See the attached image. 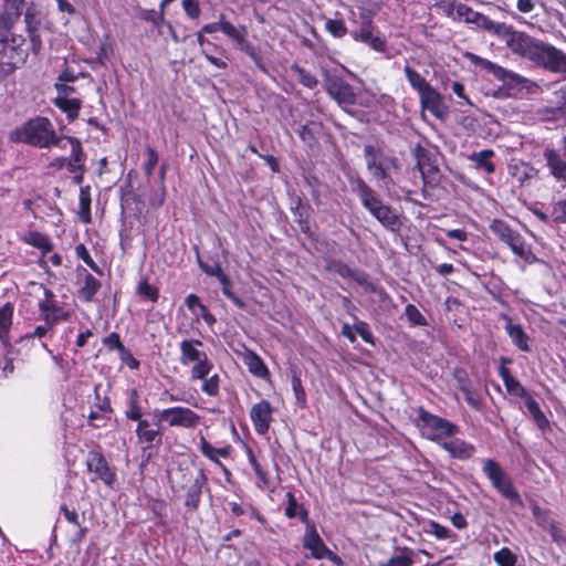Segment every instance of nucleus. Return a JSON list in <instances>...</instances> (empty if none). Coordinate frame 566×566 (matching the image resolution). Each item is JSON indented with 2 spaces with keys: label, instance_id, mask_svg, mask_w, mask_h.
Listing matches in <instances>:
<instances>
[{
  "label": "nucleus",
  "instance_id": "obj_1",
  "mask_svg": "<svg viewBox=\"0 0 566 566\" xmlns=\"http://www.w3.org/2000/svg\"><path fill=\"white\" fill-rule=\"evenodd\" d=\"M507 48L516 55L530 60L553 73H566V54L556 46L516 31Z\"/></svg>",
  "mask_w": 566,
  "mask_h": 566
},
{
  "label": "nucleus",
  "instance_id": "obj_2",
  "mask_svg": "<svg viewBox=\"0 0 566 566\" xmlns=\"http://www.w3.org/2000/svg\"><path fill=\"white\" fill-rule=\"evenodd\" d=\"M10 138L12 142L23 143L38 148L57 146L60 142L53 124L48 117L43 116H36L27 120L11 133Z\"/></svg>",
  "mask_w": 566,
  "mask_h": 566
},
{
  "label": "nucleus",
  "instance_id": "obj_3",
  "mask_svg": "<svg viewBox=\"0 0 566 566\" xmlns=\"http://www.w3.org/2000/svg\"><path fill=\"white\" fill-rule=\"evenodd\" d=\"M403 74L410 87L418 93L421 108L429 111L434 117L443 119L447 115V107L442 95L409 64L403 66Z\"/></svg>",
  "mask_w": 566,
  "mask_h": 566
},
{
  "label": "nucleus",
  "instance_id": "obj_4",
  "mask_svg": "<svg viewBox=\"0 0 566 566\" xmlns=\"http://www.w3.org/2000/svg\"><path fill=\"white\" fill-rule=\"evenodd\" d=\"M417 426L426 439L439 446L459 432V427L455 423L429 412L423 407L418 408Z\"/></svg>",
  "mask_w": 566,
  "mask_h": 566
},
{
  "label": "nucleus",
  "instance_id": "obj_5",
  "mask_svg": "<svg viewBox=\"0 0 566 566\" xmlns=\"http://www.w3.org/2000/svg\"><path fill=\"white\" fill-rule=\"evenodd\" d=\"M222 27V33L233 44V46L247 54L260 71L268 73L260 49L248 39V28L243 24L234 25L228 19H226Z\"/></svg>",
  "mask_w": 566,
  "mask_h": 566
},
{
  "label": "nucleus",
  "instance_id": "obj_6",
  "mask_svg": "<svg viewBox=\"0 0 566 566\" xmlns=\"http://www.w3.org/2000/svg\"><path fill=\"white\" fill-rule=\"evenodd\" d=\"M483 472L490 480L492 486L501 493V495L512 503H521V495L514 488L511 478L502 469V467L493 459H486L483 462Z\"/></svg>",
  "mask_w": 566,
  "mask_h": 566
},
{
  "label": "nucleus",
  "instance_id": "obj_7",
  "mask_svg": "<svg viewBox=\"0 0 566 566\" xmlns=\"http://www.w3.org/2000/svg\"><path fill=\"white\" fill-rule=\"evenodd\" d=\"M483 472L490 480L492 486L501 493V495L512 503H521V495L514 488L511 478L502 469V467L493 459H486L483 462Z\"/></svg>",
  "mask_w": 566,
  "mask_h": 566
},
{
  "label": "nucleus",
  "instance_id": "obj_8",
  "mask_svg": "<svg viewBox=\"0 0 566 566\" xmlns=\"http://www.w3.org/2000/svg\"><path fill=\"white\" fill-rule=\"evenodd\" d=\"M359 29L349 32L352 39L356 42L369 45L374 51L378 53H385L388 48L387 40L385 36L374 35L376 25L374 23L373 14L366 9H361L359 11Z\"/></svg>",
  "mask_w": 566,
  "mask_h": 566
},
{
  "label": "nucleus",
  "instance_id": "obj_9",
  "mask_svg": "<svg viewBox=\"0 0 566 566\" xmlns=\"http://www.w3.org/2000/svg\"><path fill=\"white\" fill-rule=\"evenodd\" d=\"M39 321H48L54 325L70 322L72 312L65 310L56 300L54 292L43 287V297L38 301Z\"/></svg>",
  "mask_w": 566,
  "mask_h": 566
},
{
  "label": "nucleus",
  "instance_id": "obj_10",
  "mask_svg": "<svg viewBox=\"0 0 566 566\" xmlns=\"http://www.w3.org/2000/svg\"><path fill=\"white\" fill-rule=\"evenodd\" d=\"M156 416L159 421L166 422L169 427H180L185 429L196 428L201 420V417L197 412L182 406L156 410Z\"/></svg>",
  "mask_w": 566,
  "mask_h": 566
},
{
  "label": "nucleus",
  "instance_id": "obj_11",
  "mask_svg": "<svg viewBox=\"0 0 566 566\" xmlns=\"http://www.w3.org/2000/svg\"><path fill=\"white\" fill-rule=\"evenodd\" d=\"M468 56L473 64H475L476 66H480L485 72L492 74L496 80L502 82L503 85H505V86L523 87L526 82V78H524L520 74L509 71V70L502 67L501 65L493 63L490 60H486V59L481 57L473 53H469Z\"/></svg>",
  "mask_w": 566,
  "mask_h": 566
},
{
  "label": "nucleus",
  "instance_id": "obj_12",
  "mask_svg": "<svg viewBox=\"0 0 566 566\" xmlns=\"http://www.w3.org/2000/svg\"><path fill=\"white\" fill-rule=\"evenodd\" d=\"M85 464L87 471L94 473L96 479L101 480L106 486L113 488L117 480L116 469L108 463L101 450H90Z\"/></svg>",
  "mask_w": 566,
  "mask_h": 566
},
{
  "label": "nucleus",
  "instance_id": "obj_13",
  "mask_svg": "<svg viewBox=\"0 0 566 566\" xmlns=\"http://www.w3.org/2000/svg\"><path fill=\"white\" fill-rule=\"evenodd\" d=\"M326 93L336 103L346 108L356 104L357 96L352 85L344 80L342 76L331 75L325 78L324 82Z\"/></svg>",
  "mask_w": 566,
  "mask_h": 566
},
{
  "label": "nucleus",
  "instance_id": "obj_14",
  "mask_svg": "<svg viewBox=\"0 0 566 566\" xmlns=\"http://www.w3.org/2000/svg\"><path fill=\"white\" fill-rule=\"evenodd\" d=\"M273 413L274 408L266 399H262L251 407L250 419L259 436H264L269 432L271 423L274 420Z\"/></svg>",
  "mask_w": 566,
  "mask_h": 566
},
{
  "label": "nucleus",
  "instance_id": "obj_15",
  "mask_svg": "<svg viewBox=\"0 0 566 566\" xmlns=\"http://www.w3.org/2000/svg\"><path fill=\"white\" fill-rule=\"evenodd\" d=\"M95 399L93 409L88 413L87 424L95 429L105 428L114 413L109 397L101 398L97 389H95Z\"/></svg>",
  "mask_w": 566,
  "mask_h": 566
},
{
  "label": "nucleus",
  "instance_id": "obj_16",
  "mask_svg": "<svg viewBox=\"0 0 566 566\" xmlns=\"http://www.w3.org/2000/svg\"><path fill=\"white\" fill-rule=\"evenodd\" d=\"M452 378L457 382V388L463 394L467 403L473 410L481 411L483 409V402L473 389L468 371L463 367H455L452 371Z\"/></svg>",
  "mask_w": 566,
  "mask_h": 566
},
{
  "label": "nucleus",
  "instance_id": "obj_17",
  "mask_svg": "<svg viewBox=\"0 0 566 566\" xmlns=\"http://www.w3.org/2000/svg\"><path fill=\"white\" fill-rule=\"evenodd\" d=\"M207 483L208 478L205 471L200 470L196 475V480L193 481V483H191L184 490L185 494L182 499L184 506L187 513L192 514L199 510L203 489L207 488V490L210 491V489L207 486Z\"/></svg>",
  "mask_w": 566,
  "mask_h": 566
},
{
  "label": "nucleus",
  "instance_id": "obj_18",
  "mask_svg": "<svg viewBox=\"0 0 566 566\" xmlns=\"http://www.w3.org/2000/svg\"><path fill=\"white\" fill-rule=\"evenodd\" d=\"M543 158L546 163L549 175L556 182L560 184L563 188L566 187V157L562 156L560 151L546 147L543 153Z\"/></svg>",
  "mask_w": 566,
  "mask_h": 566
},
{
  "label": "nucleus",
  "instance_id": "obj_19",
  "mask_svg": "<svg viewBox=\"0 0 566 566\" xmlns=\"http://www.w3.org/2000/svg\"><path fill=\"white\" fill-rule=\"evenodd\" d=\"M138 443L143 450L158 448L163 443V432L158 424L153 426L149 420L144 419L137 423L135 430Z\"/></svg>",
  "mask_w": 566,
  "mask_h": 566
},
{
  "label": "nucleus",
  "instance_id": "obj_20",
  "mask_svg": "<svg viewBox=\"0 0 566 566\" xmlns=\"http://www.w3.org/2000/svg\"><path fill=\"white\" fill-rule=\"evenodd\" d=\"M353 191L358 196L361 206L371 214L384 201L379 195L361 178L356 177L353 182Z\"/></svg>",
  "mask_w": 566,
  "mask_h": 566
},
{
  "label": "nucleus",
  "instance_id": "obj_21",
  "mask_svg": "<svg viewBox=\"0 0 566 566\" xmlns=\"http://www.w3.org/2000/svg\"><path fill=\"white\" fill-rule=\"evenodd\" d=\"M302 546L305 551H308L311 557L315 559H321V556L328 548L321 537L313 521L305 524V532L302 537Z\"/></svg>",
  "mask_w": 566,
  "mask_h": 566
},
{
  "label": "nucleus",
  "instance_id": "obj_22",
  "mask_svg": "<svg viewBox=\"0 0 566 566\" xmlns=\"http://www.w3.org/2000/svg\"><path fill=\"white\" fill-rule=\"evenodd\" d=\"M501 366L499 368V375L503 381L506 391L515 397L526 399L531 394L524 388L518 379L512 376L511 370L506 367L507 364H512V359L507 357L500 358Z\"/></svg>",
  "mask_w": 566,
  "mask_h": 566
},
{
  "label": "nucleus",
  "instance_id": "obj_23",
  "mask_svg": "<svg viewBox=\"0 0 566 566\" xmlns=\"http://www.w3.org/2000/svg\"><path fill=\"white\" fill-rule=\"evenodd\" d=\"M24 0H3L0 13V30L10 31L22 14Z\"/></svg>",
  "mask_w": 566,
  "mask_h": 566
},
{
  "label": "nucleus",
  "instance_id": "obj_24",
  "mask_svg": "<svg viewBox=\"0 0 566 566\" xmlns=\"http://www.w3.org/2000/svg\"><path fill=\"white\" fill-rule=\"evenodd\" d=\"M196 476L188 464H178L168 473V482L171 491L178 493L193 483Z\"/></svg>",
  "mask_w": 566,
  "mask_h": 566
},
{
  "label": "nucleus",
  "instance_id": "obj_25",
  "mask_svg": "<svg viewBox=\"0 0 566 566\" xmlns=\"http://www.w3.org/2000/svg\"><path fill=\"white\" fill-rule=\"evenodd\" d=\"M370 216L374 217L386 230L390 232H399L402 227L400 216L394 208L385 202L376 210L374 209V213Z\"/></svg>",
  "mask_w": 566,
  "mask_h": 566
},
{
  "label": "nucleus",
  "instance_id": "obj_26",
  "mask_svg": "<svg viewBox=\"0 0 566 566\" xmlns=\"http://www.w3.org/2000/svg\"><path fill=\"white\" fill-rule=\"evenodd\" d=\"M440 447L444 449L451 458L462 461L471 459L475 453V447L472 443L454 437L443 441Z\"/></svg>",
  "mask_w": 566,
  "mask_h": 566
},
{
  "label": "nucleus",
  "instance_id": "obj_27",
  "mask_svg": "<svg viewBox=\"0 0 566 566\" xmlns=\"http://www.w3.org/2000/svg\"><path fill=\"white\" fill-rule=\"evenodd\" d=\"M501 318L505 322V332L511 338L514 346L522 352H531L530 337L523 329L522 325L514 324L507 314H501Z\"/></svg>",
  "mask_w": 566,
  "mask_h": 566
},
{
  "label": "nucleus",
  "instance_id": "obj_28",
  "mask_svg": "<svg viewBox=\"0 0 566 566\" xmlns=\"http://www.w3.org/2000/svg\"><path fill=\"white\" fill-rule=\"evenodd\" d=\"M202 345V342L197 338L184 339L179 345L180 363L184 366H187L190 364H195L205 356H207L205 352L199 350V347H201Z\"/></svg>",
  "mask_w": 566,
  "mask_h": 566
},
{
  "label": "nucleus",
  "instance_id": "obj_29",
  "mask_svg": "<svg viewBox=\"0 0 566 566\" xmlns=\"http://www.w3.org/2000/svg\"><path fill=\"white\" fill-rule=\"evenodd\" d=\"M201 454L217 465H221L220 458L228 459L231 455V444H226L220 448L213 447L203 436H200L198 443Z\"/></svg>",
  "mask_w": 566,
  "mask_h": 566
},
{
  "label": "nucleus",
  "instance_id": "obj_30",
  "mask_svg": "<svg viewBox=\"0 0 566 566\" xmlns=\"http://www.w3.org/2000/svg\"><path fill=\"white\" fill-rule=\"evenodd\" d=\"M14 305L11 302L0 307V343L3 347H11L10 332L13 325Z\"/></svg>",
  "mask_w": 566,
  "mask_h": 566
},
{
  "label": "nucleus",
  "instance_id": "obj_31",
  "mask_svg": "<svg viewBox=\"0 0 566 566\" xmlns=\"http://www.w3.org/2000/svg\"><path fill=\"white\" fill-rule=\"evenodd\" d=\"M242 360L248 370L260 379H269L270 370L259 354L252 349H245Z\"/></svg>",
  "mask_w": 566,
  "mask_h": 566
},
{
  "label": "nucleus",
  "instance_id": "obj_32",
  "mask_svg": "<svg viewBox=\"0 0 566 566\" xmlns=\"http://www.w3.org/2000/svg\"><path fill=\"white\" fill-rule=\"evenodd\" d=\"M52 102L56 108L66 115L70 122L78 118L83 106V99L81 97H65L56 95Z\"/></svg>",
  "mask_w": 566,
  "mask_h": 566
},
{
  "label": "nucleus",
  "instance_id": "obj_33",
  "mask_svg": "<svg viewBox=\"0 0 566 566\" xmlns=\"http://www.w3.org/2000/svg\"><path fill=\"white\" fill-rule=\"evenodd\" d=\"M325 269L328 272L338 274L343 279H353L358 283H361L363 277L366 276L364 272L352 269L347 263L338 259H328Z\"/></svg>",
  "mask_w": 566,
  "mask_h": 566
},
{
  "label": "nucleus",
  "instance_id": "obj_34",
  "mask_svg": "<svg viewBox=\"0 0 566 566\" xmlns=\"http://www.w3.org/2000/svg\"><path fill=\"white\" fill-rule=\"evenodd\" d=\"M286 506L284 509V515L292 520L297 517L303 524L311 522L308 510L304 504H300L295 494L292 491H287L285 494Z\"/></svg>",
  "mask_w": 566,
  "mask_h": 566
},
{
  "label": "nucleus",
  "instance_id": "obj_35",
  "mask_svg": "<svg viewBox=\"0 0 566 566\" xmlns=\"http://www.w3.org/2000/svg\"><path fill=\"white\" fill-rule=\"evenodd\" d=\"M67 142L71 145V153L67 159V169L70 172H77L81 168H84V161L86 155L83 150L82 143L76 137H67Z\"/></svg>",
  "mask_w": 566,
  "mask_h": 566
},
{
  "label": "nucleus",
  "instance_id": "obj_36",
  "mask_svg": "<svg viewBox=\"0 0 566 566\" xmlns=\"http://www.w3.org/2000/svg\"><path fill=\"white\" fill-rule=\"evenodd\" d=\"M505 244L511 249V251L523 259L526 262H530L534 256L531 247L526 243L525 239L521 233L514 231L513 234L505 241Z\"/></svg>",
  "mask_w": 566,
  "mask_h": 566
},
{
  "label": "nucleus",
  "instance_id": "obj_37",
  "mask_svg": "<svg viewBox=\"0 0 566 566\" xmlns=\"http://www.w3.org/2000/svg\"><path fill=\"white\" fill-rule=\"evenodd\" d=\"M248 461L253 469L255 475H256V482L255 486L261 490L265 491L270 489L271 479L268 470L258 461L255 458L252 449H248L247 451Z\"/></svg>",
  "mask_w": 566,
  "mask_h": 566
},
{
  "label": "nucleus",
  "instance_id": "obj_38",
  "mask_svg": "<svg viewBox=\"0 0 566 566\" xmlns=\"http://www.w3.org/2000/svg\"><path fill=\"white\" fill-rule=\"evenodd\" d=\"M22 241L31 247L39 249L43 256L50 253L54 248L50 237L39 231L27 232L23 235Z\"/></svg>",
  "mask_w": 566,
  "mask_h": 566
},
{
  "label": "nucleus",
  "instance_id": "obj_39",
  "mask_svg": "<svg viewBox=\"0 0 566 566\" xmlns=\"http://www.w3.org/2000/svg\"><path fill=\"white\" fill-rule=\"evenodd\" d=\"M91 203H92L91 186L90 185L82 186L80 188V195H78L77 216H78V219L85 224L92 222Z\"/></svg>",
  "mask_w": 566,
  "mask_h": 566
},
{
  "label": "nucleus",
  "instance_id": "obj_40",
  "mask_svg": "<svg viewBox=\"0 0 566 566\" xmlns=\"http://www.w3.org/2000/svg\"><path fill=\"white\" fill-rule=\"evenodd\" d=\"M492 149H483L481 151H474L469 156V159L475 164V167L483 170L485 174L491 175L495 171V165L492 161L494 157Z\"/></svg>",
  "mask_w": 566,
  "mask_h": 566
},
{
  "label": "nucleus",
  "instance_id": "obj_41",
  "mask_svg": "<svg viewBox=\"0 0 566 566\" xmlns=\"http://www.w3.org/2000/svg\"><path fill=\"white\" fill-rule=\"evenodd\" d=\"M101 286V281L91 273L86 272L84 277V285L78 289L77 297L85 303H90L93 301Z\"/></svg>",
  "mask_w": 566,
  "mask_h": 566
},
{
  "label": "nucleus",
  "instance_id": "obj_42",
  "mask_svg": "<svg viewBox=\"0 0 566 566\" xmlns=\"http://www.w3.org/2000/svg\"><path fill=\"white\" fill-rule=\"evenodd\" d=\"M217 272H218L217 274H219L218 281L221 284L222 294L228 300H230L239 310H244L247 304L241 297H239L233 292V290H232L233 283H232L231 279L223 272V270H218Z\"/></svg>",
  "mask_w": 566,
  "mask_h": 566
},
{
  "label": "nucleus",
  "instance_id": "obj_43",
  "mask_svg": "<svg viewBox=\"0 0 566 566\" xmlns=\"http://www.w3.org/2000/svg\"><path fill=\"white\" fill-rule=\"evenodd\" d=\"M524 402L537 428L543 432L548 430L549 421L545 413L542 411L539 403L533 398V396L531 395L524 400Z\"/></svg>",
  "mask_w": 566,
  "mask_h": 566
},
{
  "label": "nucleus",
  "instance_id": "obj_44",
  "mask_svg": "<svg viewBox=\"0 0 566 566\" xmlns=\"http://www.w3.org/2000/svg\"><path fill=\"white\" fill-rule=\"evenodd\" d=\"M136 293L139 297L151 303H157L159 300V289L149 283L148 279H142L136 287Z\"/></svg>",
  "mask_w": 566,
  "mask_h": 566
},
{
  "label": "nucleus",
  "instance_id": "obj_45",
  "mask_svg": "<svg viewBox=\"0 0 566 566\" xmlns=\"http://www.w3.org/2000/svg\"><path fill=\"white\" fill-rule=\"evenodd\" d=\"M120 206L123 209L134 210L135 216H139L144 209V201L142 197L133 190H129L122 195Z\"/></svg>",
  "mask_w": 566,
  "mask_h": 566
},
{
  "label": "nucleus",
  "instance_id": "obj_46",
  "mask_svg": "<svg viewBox=\"0 0 566 566\" xmlns=\"http://www.w3.org/2000/svg\"><path fill=\"white\" fill-rule=\"evenodd\" d=\"M421 174V178L423 181V187L434 188L439 185L441 179V172L438 167V165L434 163H431L430 165L423 167L419 170Z\"/></svg>",
  "mask_w": 566,
  "mask_h": 566
},
{
  "label": "nucleus",
  "instance_id": "obj_47",
  "mask_svg": "<svg viewBox=\"0 0 566 566\" xmlns=\"http://www.w3.org/2000/svg\"><path fill=\"white\" fill-rule=\"evenodd\" d=\"M42 324L34 327L32 332H29L24 335L23 339H43L49 338L52 339L55 335V327L56 325L48 322V321H41Z\"/></svg>",
  "mask_w": 566,
  "mask_h": 566
},
{
  "label": "nucleus",
  "instance_id": "obj_48",
  "mask_svg": "<svg viewBox=\"0 0 566 566\" xmlns=\"http://www.w3.org/2000/svg\"><path fill=\"white\" fill-rule=\"evenodd\" d=\"M213 369V363L207 356L201 358L199 361L195 363L190 370V379L191 380H201L209 376L211 370Z\"/></svg>",
  "mask_w": 566,
  "mask_h": 566
},
{
  "label": "nucleus",
  "instance_id": "obj_49",
  "mask_svg": "<svg viewBox=\"0 0 566 566\" xmlns=\"http://www.w3.org/2000/svg\"><path fill=\"white\" fill-rule=\"evenodd\" d=\"M113 44L107 42H102L98 46L96 55L92 59L85 60V62L92 67L96 69L98 66L105 65L106 61L109 59L113 53Z\"/></svg>",
  "mask_w": 566,
  "mask_h": 566
},
{
  "label": "nucleus",
  "instance_id": "obj_50",
  "mask_svg": "<svg viewBox=\"0 0 566 566\" xmlns=\"http://www.w3.org/2000/svg\"><path fill=\"white\" fill-rule=\"evenodd\" d=\"M516 31L517 30H515L512 25H507L504 22H494L493 20L492 25L488 30V32L496 35L502 41H504L506 46L511 42V39L514 36Z\"/></svg>",
  "mask_w": 566,
  "mask_h": 566
},
{
  "label": "nucleus",
  "instance_id": "obj_51",
  "mask_svg": "<svg viewBox=\"0 0 566 566\" xmlns=\"http://www.w3.org/2000/svg\"><path fill=\"white\" fill-rule=\"evenodd\" d=\"M291 71H293L295 74H297L298 82L310 90H313L317 86L318 80L314 74H312L306 69L300 66L297 63H293L291 65Z\"/></svg>",
  "mask_w": 566,
  "mask_h": 566
},
{
  "label": "nucleus",
  "instance_id": "obj_52",
  "mask_svg": "<svg viewBox=\"0 0 566 566\" xmlns=\"http://www.w3.org/2000/svg\"><path fill=\"white\" fill-rule=\"evenodd\" d=\"M291 384H292V390H293L295 399H296V405L300 408H305L306 403H307V396H306V391L302 384L301 375L298 373H296V371L293 373Z\"/></svg>",
  "mask_w": 566,
  "mask_h": 566
},
{
  "label": "nucleus",
  "instance_id": "obj_53",
  "mask_svg": "<svg viewBox=\"0 0 566 566\" xmlns=\"http://www.w3.org/2000/svg\"><path fill=\"white\" fill-rule=\"evenodd\" d=\"M490 230L503 243H505L514 232V230L502 219H493L490 223Z\"/></svg>",
  "mask_w": 566,
  "mask_h": 566
},
{
  "label": "nucleus",
  "instance_id": "obj_54",
  "mask_svg": "<svg viewBox=\"0 0 566 566\" xmlns=\"http://www.w3.org/2000/svg\"><path fill=\"white\" fill-rule=\"evenodd\" d=\"M416 167L418 170L436 161L433 154L420 144H417L413 150Z\"/></svg>",
  "mask_w": 566,
  "mask_h": 566
},
{
  "label": "nucleus",
  "instance_id": "obj_55",
  "mask_svg": "<svg viewBox=\"0 0 566 566\" xmlns=\"http://www.w3.org/2000/svg\"><path fill=\"white\" fill-rule=\"evenodd\" d=\"M325 30L333 38H336V39L344 38L348 32L345 21L340 18L339 19L338 18L327 19L325 21Z\"/></svg>",
  "mask_w": 566,
  "mask_h": 566
},
{
  "label": "nucleus",
  "instance_id": "obj_56",
  "mask_svg": "<svg viewBox=\"0 0 566 566\" xmlns=\"http://www.w3.org/2000/svg\"><path fill=\"white\" fill-rule=\"evenodd\" d=\"M412 552L408 547L401 549V554L391 556L386 563H380L379 566H412Z\"/></svg>",
  "mask_w": 566,
  "mask_h": 566
},
{
  "label": "nucleus",
  "instance_id": "obj_57",
  "mask_svg": "<svg viewBox=\"0 0 566 566\" xmlns=\"http://www.w3.org/2000/svg\"><path fill=\"white\" fill-rule=\"evenodd\" d=\"M531 509L535 523L539 527L547 530V527L554 522V520L551 517V511L547 509H542L537 504H533Z\"/></svg>",
  "mask_w": 566,
  "mask_h": 566
},
{
  "label": "nucleus",
  "instance_id": "obj_58",
  "mask_svg": "<svg viewBox=\"0 0 566 566\" xmlns=\"http://www.w3.org/2000/svg\"><path fill=\"white\" fill-rule=\"evenodd\" d=\"M494 562L497 566H515L517 556L509 547H502L493 555Z\"/></svg>",
  "mask_w": 566,
  "mask_h": 566
},
{
  "label": "nucleus",
  "instance_id": "obj_59",
  "mask_svg": "<svg viewBox=\"0 0 566 566\" xmlns=\"http://www.w3.org/2000/svg\"><path fill=\"white\" fill-rule=\"evenodd\" d=\"M201 391L210 397H216L219 395L220 391V377L218 374H213L210 377H206L205 379H201Z\"/></svg>",
  "mask_w": 566,
  "mask_h": 566
},
{
  "label": "nucleus",
  "instance_id": "obj_60",
  "mask_svg": "<svg viewBox=\"0 0 566 566\" xmlns=\"http://www.w3.org/2000/svg\"><path fill=\"white\" fill-rule=\"evenodd\" d=\"M424 532L427 534L433 535L437 539H448L452 535V532L448 527L441 525L440 523L433 520L427 523Z\"/></svg>",
  "mask_w": 566,
  "mask_h": 566
},
{
  "label": "nucleus",
  "instance_id": "obj_61",
  "mask_svg": "<svg viewBox=\"0 0 566 566\" xmlns=\"http://www.w3.org/2000/svg\"><path fill=\"white\" fill-rule=\"evenodd\" d=\"M75 254L78 259H81L92 271H94L97 274H102L101 268L97 265V263L93 260L87 248L84 243H78L75 247Z\"/></svg>",
  "mask_w": 566,
  "mask_h": 566
},
{
  "label": "nucleus",
  "instance_id": "obj_62",
  "mask_svg": "<svg viewBox=\"0 0 566 566\" xmlns=\"http://www.w3.org/2000/svg\"><path fill=\"white\" fill-rule=\"evenodd\" d=\"M146 155H147V159L144 163L143 169H144L145 176L147 178H149V177L153 176L154 169L158 165L159 158H158L157 150L154 147L149 146V145L146 146Z\"/></svg>",
  "mask_w": 566,
  "mask_h": 566
},
{
  "label": "nucleus",
  "instance_id": "obj_63",
  "mask_svg": "<svg viewBox=\"0 0 566 566\" xmlns=\"http://www.w3.org/2000/svg\"><path fill=\"white\" fill-rule=\"evenodd\" d=\"M405 315L408 321L416 326H427V318L421 314V312L413 304H407L405 307Z\"/></svg>",
  "mask_w": 566,
  "mask_h": 566
},
{
  "label": "nucleus",
  "instance_id": "obj_64",
  "mask_svg": "<svg viewBox=\"0 0 566 566\" xmlns=\"http://www.w3.org/2000/svg\"><path fill=\"white\" fill-rule=\"evenodd\" d=\"M552 216L556 223H566V197L553 205Z\"/></svg>",
  "mask_w": 566,
  "mask_h": 566
}]
</instances>
